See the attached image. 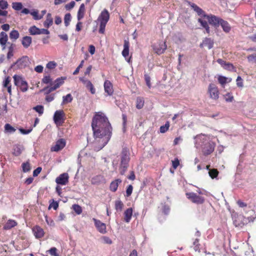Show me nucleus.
Returning <instances> with one entry per match:
<instances>
[{"mask_svg":"<svg viewBox=\"0 0 256 256\" xmlns=\"http://www.w3.org/2000/svg\"><path fill=\"white\" fill-rule=\"evenodd\" d=\"M10 82V77L8 76V77L6 78L3 82V86L4 88H6L8 86H11Z\"/></svg>","mask_w":256,"mask_h":256,"instance_id":"obj_53","label":"nucleus"},{"mask_svg":"<svg viewBox=\"0 0 256 256\" xmlns=\"http://www.w3.org/2000/svg\"><path fill=\"white\" fill-rule=\"evenodd\" d=\"M152 47L155 52L159 55L163 54L167 48L165 42L162 41L154 44Z\"/></svg>","mask_w":256,"mask_h":256,"instance_id":"obj_8","label":"nucleus"},{"mask_svg":"<svg viewBox=\"0 0 256 256\" xmlns=\"http://www.w3.org/2000/svg\"><path fill=\"white\" fill-rule=\"evenodd\" d=\"M66 140L63 138L58 140L55 144L50 148L51 152H58L62 150L66 146Z\"/></svg>","mask_w":256,"mask_h":256,"instance_id":"obj_11","label":"nucleus"},{"mask_svg":"<svg viewBox=\"0 0 256 256\" xmlns=\"http://www.w3.org/2000/svg\"><path fill=\"white\" fill-rule=\"evenodd\" d=\"M214 41L210 38H205L202 42L200 44L201 48L207 46L208 49H211L213 47Z\"/></svg>","mask_w":256,"mask_h":256,"instance_id":"obj_20","label":"nucleus"},{"mask_svg":"<svg viewBox=\"0 0 256 256\" xmlns=\"http://www.w3.org/2000/svg\"><path fill=\"white\" fill-rule=\"evenodd\" d=\"M92 127L94 140V150L99 151L109 142L112 134V127L108 118L101 112H97L94 116Z\"/></svg>","mask_w":256,"mask_h":256,"instance_id":"obj_1","label":"nucleus"},{"mask_svg":"<svg viewBox=\"0 0 256 256\" xmlns=\"http://www.w3.org/2000/svg\"><path fill=\"white\" fill-rule=\"evenodd\" d=\"M20 36V34L16 30H12L10 33V38L13 41H16Z\"/></svg>","mask_w":256,"mask_h":256,"instance_id":"obj_30","label":"nucleus"},{"mask_svg":"<svg viewBox=\"0 0 256 256\" xmlns=\"http://www.w3.org/2000/svg\"><path fill=\"white\" fill-rule=\"evenodd\" d=\"M13 78L14 84L19 87L22 92L28 90V84L22 77L18 75H14Z\"/></svg>","mask_w":256,"mask_h":256,"instance_id":"obj_6","label":"nucleus"},{"mask_svg":"<svg viewBox=\"0 0 256 256\" xmlns=\"http://www.w3.org/2000/svg\"><path fill=\"white\" fill-rule=\"evenodd\" d=\"M32 42V38L30 36H24L22 40V44L26 48H28Z\"/></svg>","mask_w":256,"mask_h":256,"instance_id":"obj_21","label":"nucleus"},{"mask_svg":"<svg viewBox=\"0 0 256 256\" xmlns=\"http://www.w3.org/2000/svg\"><path fill=\"white\" fill-rule=\"evenodd\" d=\"M186 198L192 202L197 204H201L204 202V198L200 195H198L196 193L194 192H186Z\"/></svg>","mask_w":256,"mask_h":256,"instance_id":"obj_7","label":"nucleus"},{"mask_svg":"<svg viewBox=\"0 0 256 256\" xmlns=\"http://www.w3.org/2000/svg\"><path fill=\"white\" fill-rule=\"evenodd\" d=\"M132 214V209L130 208L126 209L124 212V220L126 222H129L131 220Z\"/></svg>","mask_w":256,"mask_h":256,"instance_id":"obj_23","label":"nucleus"},{"mask_svg":"<svg viewBox=\"0 0 256 256\" xmlns=\"http://www.w3.org/2000/svg\"><path fill=\"white\" fill-rule=\"evenodd\" d=\"M84 64V60H82L81 61L80 64L78 66V68L73 72V74L74 75H76V74H77L79 72L80 70V68H82Z\"/></svg>","mask_w":256,"mask_h":256,"instance_id":"obj_54","label":"nucleus"},{"mask_svg":"<svg viewBox=\"0 0 256 256\" xmlns=\"http://www.w3.org/2000/svg\"><path fill=\"white\" fill-rule=\"evenodd\" d=\"M224 99L227 102H231L234 100V97L231 94L228 93L224 96Z\"/></svg>","mask_w":256,"mask_h":256,"instance_id":"obj_52","label":"nucleus"},{"mask_svg":"<svg viewBox=\"0 0 256 256\" xmlns=\"http://www.w3.org/2000/svg\"><path fill=\"white\" fill-rule=\"evenodd\" d=\"M223 68L230 71L234 70V66L230 62H226Z\"/></svg>","mask_w":256,"mask_h":256,"instance_id":"obj_49","label":"nucleus"},{"mask_svg":"<svg viewBox=\"0 0 256 256\" xmlns=\"http://www.w3.org/2000/svg\"><path fill=\"white\" fill-rule=\"evenodd\" d=\"M208 92L210 98L217 100L219 97V92L217 86L214 84H210L208 86Z\"/></svg>","mask_w":256,"mask_h":256,"instance_id":"obj_9","label":"nucleus"},{"mask_svg":"<svg viewBox=\"0 0 256 256\" xmlns=\"http://www.w3.org/2000/svg\"><path fill=\"white\" fill-rule=\"evenodd\" d=\"M243 211L246 214H248L250 212V216H254L252 214H254V210L252 206V208H243Z\"/></svg>","mask_w":256,"mask_h":256,"instance_id":"obj_47","label":"nucleus"},{"mask_svg":"<svg viewBox=\"0 0 256 256\" xmlns=\"http://www.w3.org/2000/svg\"><path fill=\"white\" fill-rule=\"evenodd\" d=\"M256 218V216H250L246 218L243 215L238 214L236 213L232 214L233 223L236 227L242 228L248 222H253Z\"/></svg>","mask_w":256,"mask_h":256,"instance_id":"obj_3","label":"nucleus"},{"mask_svg":"<svg viewBox=\"0 0 256 256\" xmlns=\"http://www.w3.org/2000/svg\"><path fill=\"white\" fill-rule=\"evenodd\" d=\"M8 7V4L6 1L4 0H0V8L2 10H6Z\"/></svg>","mask_w":256,"mask_h":256,"instance_id":"obj_48","label":"nucleus"},{"mask_svg":"<svg viewBox=\"0 0 256 256\" xmlns=\"http://www.w3.org/2000/svg\"><path fill=\"white\" fill-rule=\"evenodd\" d=\"M28 58L27 56H24L19 58L16 62L15 64L20 68H25L28 64Z\"/></svg>","mask_w":256,"mask_h":256,"instance_id":"obj_17","label":"nucleus"},{"mask_svg":"<svg viewBox=\"0 0 256 256\" xmlns=\"http://www.w3.org/2000/svg\"><path fill=\"white\" fill-rule=\"evenodd\" d=\"M72 99L71 94H68L62 97V103L65 104L70 102L72 100Z\"/></svg>","mask_w":256,"mask_h":256,"instance_id":"obj_35","label":"nucleus"},{"mask_svg":"<svg viewBox=\"0 0 256 256\" xmlns=\"http://www.w3.org/2000/svg\"><path fill=\"white\" fill-rule=\"evenodd\" d=\"M144 80L146 82L147 86L148 88H150L151 84H150V78L148 74H144Z\"/></svg>","mask_w":256,"mask_h":256,"instance_id":"obj_58","label":"nucleus"},{"mask_svg":"<svg viewBox=\"0 0 256 256\" xmlns=\"http://www.w3.org/2000/svg\"><path fill=\"white\" fill-rule=\"evenodd\" d=\"M71 15L70 13L66 14L64 18V22L66 26H68L71 20Z\"/></svg>","mask_w":256,"mask_h":256,"instance_id":"obj_45","label":"nucleus"},{"mask_svg":"<svg viewBox=\"0 0 256 256\" xmlns=\"http://www.w3.org/2000/svg\"><path fill=\"white\" fill-rule=\"evenodd\" d=\"M32 232L36 238H40L44 236V230L38 226H36L32 228Z\"/></svg>","mask_w":256,"mask_h":256,"instance_id":"obj_16","label":"nucleus"},{"mask_svg":"<svg viewBox=\"0 0 256 256\" xmlns=\"http://www.w3.org/2000/svg\"><path fill=\"white\" fill-rule=\"evenodd\" d=\"M133 187L132 185H129L126 190V194L127 196H130L132 192Z\"/></svg>","mask_w":256,"mask_h":256,"instance_id":"obj_61","label":"nucleus"},{"mask_svg":"<svg viewBox=\"0 0 256 256\" xmlns=\"http://www.w3.org/2000/svg\"><path fill=\"white\" fill-rule=\"evenodd\" d=\"M12 8L14 10H20L22 8V4L21 2H14L12 4Z\"/></svg>","mask_w":256,"mask_h":256,"instance_id":"obj_39","label":"nucleus"},{"mask_svg":"<svg viewBox=\"0 0 256 256\" xmlns=\"http://www.w3.org/2000/svg\"><path fill=\"white\" fill-rule=\"evenodd\" d=\"M69 176L68 173L60 174L56 179V182L58 184L66 185L68 182Z\"/></svg>","mask_w":256,"mask_h":256,"instance_id":"obj_13","label":"nucleus"},{"mask_svg":"<svg viewBox=\"0 0 256 256\" xmlns=\"http://www.w3.org/2000/svg\"><path fill=\"white\" fill-rule=\"evenodd\" d=\"M16 130V128H14L13 126H12L9 124H6L4 125V132L8 134H12L15 132Z\"/></svg>","mask_w":256,"mask_h":256,"instance_id":"obj_31","label":"nucleus"},{"mask_svg":"<svg viewBox=\"0 0 256 256\" xmlns=\"http://www.w3.org/2000/svg\"><path fill=\"white\" fill-rule=\"evenodd\" d=\"M53 23V19L52 17V14L48 13L46 16V20L44 23V26L48 28Z\"/></svg>","mask_w":256,"mask_h":256,"instance_id":"obj_27","label":"nucleus"},{"mask_svg":"<svg viewBox=\"0 0 256 256\" xmlns=\"http://www.w3.org/2000/svg\"><path fill=\"white\" fill-rule=\"evenodd\" d=\"M104 89L105 92L108 95L112 96L114 92L112 84L109 80H106L104 82Z\"/></svg>","mask_w":256,"mask_h":256,"instance_id":"obj_19","label":"nucleus"},{"mask_svg":"<svg viewBox=\"0 0 256 256\" xmlns=\"http://www.w3.org/2000/svg\"><path fill=\"white\" fill-rule=\"evenodd\" d=\"M224 32L228 33L231 30V26L228 22L222 19L220 24Z\"/></svg>","mask_w":256,"mask_h":256,"instance_id":"obj_24","label":"nucleus"},{"mask_svg":"<svg viewBox=\"0 0 256 256\" xmlns=\"http://www.w3.org/2000/svg\"><path fill=\"white\" fill-rule=\"evenodd\" d=\"M238 205L239 207L241 208H252V205L249 204L248 206L247 204L244 202L242 201L241 200H238L236 202Z\"/></svg>","mask_w":256,"mask_h":256,"instance_id":"obj_40","label":"nucleus"},{"mask_svg":"<svg viewBox=\"0 0 256 256\" xmlns=\"http://www.w3.org/2000/svg\"><path fill=\"white\" fill-rule=\"evenodd\" d=\"M227 78L223 76H219L218 78V82L224 85L226 83Z\"/></svg>","mask_w":256,"mask_h":256,"instance_id":"obj_56","label":"nucleus"},{"mask_svg":"<svg viewBox=\"0 0 256 256\" xmlns=\"http://www.w3.org/2000/svg\"><path fill=\"white\" fill-rule=\"evenodd\" d=\"M104 243L106 244H112V240L108 236H104L102 238Z\"/></svg>","mask_w":256,"mask_h":256,"instance_id":"obj_64","label":"nucleus"},{"mask_svg":"<svg viewBox=\"0 0 256 256\" xmlns=\"http://www.w3.org/2000/svg\"><path fill=\"white\" fill-rule=\"evenodd\" d=\"M198 242L199 240L198 238H196L193 242V244L194 246V250H195V251L200 252V250L198 246Z\"/></svg>","mask_w":256,"mask_h":256,"instance_id":"obj_62","label":"nucleus"},{"mask_svg":"<svg viewBox=\"0 0 256 256\" xmlns=\"http://www.w3.org/2000/svg\"><path fill=\"white\" fill-rule=\"evenodd\" d=\"M66 79V78H58L56 79L54 84L53 85L54 86V87L56 88L57 89L61 85H62L64 82V80Z\"/></svg>","mask_w":256,"mask_h":256,"instance_id":"obj_32","label":"nucleus"},{"mask_svg":"<svg viewBox=\"0 0 256 256\" xmlns=\"http://www.w3.org/2000/svg\"><path fill=\"white\" fill-rule=\"evenodd\" d=\"M87 88L89 89L90 92L92 94H94L96 92V90L92 84V83L90 82H86V84L85 85Z\"/></svg>","mask_w":256,"mask_h":256,"instance_id":"obj_38","label":"nucleus"},{"mask_svg":"<svg viewBox=\"0 0 256 256\" xmlns=\"http://www.w3.org/2000/svg\"><path fill=\"white\" fill-rule=\"evenodd\" d=\"M56 66V64L54 62L50 61L46 64V68L48 69H53Z\"/></svg>","mask_w":256,"mask_h":256,"instance_id":"obj_51","label":"nucleus"},{"mask_svg":"<svg viewBox=\"0 0 256 256\" xmlns=\"http://www.w3.org/2000/svg\"><path fill=\"white\" fill-rule=\"evenodd\" d=\"M56 251L57 249L54 247L51 248L48 250L50 254L52 256H58V254H57Z\"/></svg>","mask_w":256,"mask_h":256,"instance_id":"obj_60","label":"nucleus"},{"mask_svg":"<svg viewBox=\"0 0 256 256\" xmlns=\"http://www.w3.org/2000/svg\"><path fill=\"white\" fill-rule=\"evenodd\" d=\"M109 18V13L105 9L102 12L98 19V20L100 21V22L99 29L100 33L104 34L106 26L108 21Z\"/></svg>","mask_w":256,"mask_h":256,"instance_id":"obj_5","label":"nucleus"},{"mask_svg":"<svg viewBox=\"0 0 256 256\" xmlns=\"http://www.w3.org/2000/svg\"><path fill=\"white\" fill-rule=\"evenodd\" d=\"M188 4L198 16L204 18L206 16L204 12L195 4L192 3L190 2H188Z\"/></svg>","mask_w":256,"mask_h":256,"instance_id":"obj_15","label":"nucleus"},{"mask_svg":"<svg viewBox=\"0 0 256 256\" xmlns=\"http://www.w3.org/2000/svg\"><path fill=\"white\" fill-rule=\"evenodd\" d=\"M40 28L34 26L30 28L28 31L30 34L36 35L39 34Z\"/></svg>","mask_w":256,"mask_h":256,"instance_id":"obj_34","label":"nucleus"},{"mask_svg":"<svg viewBox=\"0 0 256 256\" xmlns=\"http://www.w3.org/2000/svg\"><path fill=\"white\" fill-rule=\"evenodd\" d=\"M24 150V148L23 146L18 144H16L13 147L12 154L15 156H18L22 154Z\"/></svg>","mask_w":256,"mask_h":256,"instance_id":"obj_22","label":"nucleus"},{"mask_svg":"<svg viewBox=\"0 0 256 256\" xmlns=\"http://www.w3.org/2000/svg\"><path fill=\"white\" fill-rule=\"evenodd\" d=\"M247 58L249 62H254L256 63V54L249 55L248 56Z\"/></svg>","mask_w":256,"mask_h":256,"instance_id":"obj_50","label":"nucleus"},{"mask_svg":"<svg viewBox=\"0 0 256 256\" xmlns=\"http://www.w3.org/2000/svg\"><path fill=\"white\" fill-rule=\"evenodd\" d=\"M129 42L127 40H124V50L122 51V55L125 58L126 60L128 62H130V58H127L129 54Z\"/></svg>","mask_w":256,"mask_h":256,"instance_id":"obj_14","label":"nucleus"},{"mask_svg":"<svg viewBox=\"0 0 256 256\" xmlns=\"http://www.w3.org/2000/svg\"><path fill=\"white\" fill-rule=\"evenodd\" d=\"M42 82L44 84H48L52 82V79L50 76H46L43 78Z\"/></svg>","mask_w":256,"mask_h":256,"instance_id":"obj_59","label":"nucleus"},{"mask_svg":"<svg viewBox=\"0 0 256 256\" xmlns=\"http://www.w3.org/2000/svg\"><path fill=\"white\" fill-rule=\"evenodd\" d=\"M85 12V6L84 4H80L78 12L77 18L78 20L83 18Z\"/></svg>","mask_w":256,"mask_h":256,"instance_id":"obj_26","label":"nucleus"},{"mask_svg":"<svg viewBox=\"0 0 256 256\" xmlns=\"http://www.w3.org/2000/svg\"><path fill=\"white\" fill-rule=\"evenodd\" d=\"M33 109L38 112L40 115H42L44 113V106L41 105H38L34 107Z\"/></svg>","mask_w":256,"mask_h":256,"instance_id":"obj_44","label":"nucleus"},{"mask_svg":"<svg viewBox=\"0 0 256 256\" xmlns=\"http://www.w3.org/2000/svg\"><path fill=\"white\" fill-rule=\"evenodd\" d=\"M8 38L7 34L4 32H1L0 34V44L2 46H4L8 41Z\"/></svg>","mask_w":256,"mask_h":256,"instance_id":"obj_29","label":"nucleus"},{"mask_svg":"<svg viewBox=\"0 0 256 256\" xmlns=\"http://www.w3.org/2000/svg\"><path fill=\"white\" fill-rule=\"evenodd\" d=\"M30 14L35 20H39L42 18V16L38 14V10H33L30 12Z\"/></svg>","mask_w":256,"mask_h":256,"instance_id":"obj_37","label":"nucleus"},{"mask_svg":"<svg viewBox=\"0 0 256 256\" xmlns=\"http://www.w3.org/2000/svg\"><path fill=\"white\" fill-rule=\"evenodd\" d=\"M208 174L212 178H216L218 174V171L217 170V169L212 168L211 170H210L208 172Z\"/></svg>","mask_w":256,"mask_h":256,"instance_id":"obj_36","label":"nucleus"},{"mask_svg":"<svg viewBox=\"0 0 256 256\" xmlns=\"http://www.w3.org/2000/svg\"><path fill=\"white\" fill-rule=\"evenodd\" d=\"M122 180L120 179H116L112 181L110 186V189L111 191L115 192L118 188V184L121 183Z\"/></svg>","mask_w":256,"mask_h":256,"instance_id":"obj_25","label":"nucleus"},{"mask_svg":"<svg viewBox=\"0 0 256 256\" xmlns=\"http://www.w3.org/2000/svg\"><path fill=\"white\" fill-rule=\"evenodd\" d=\"M124 207V204L120 200H117L115 202V208L117 212H120L122 210Z\"/></svg>","mask_w":256,"mask_h":256,"instance_id":"obj_33","label":"nucleus"},{"mask_svg":"<svg viewBox=\"0 0 256 256\" xmlns=\"http://www.w3.org/2000/svg\"><path fill=\"white\" fill-rule=\"evenodd\" d=\"M45 218L48 225L51 226H54V222L52 218H48L46 216H45Z\"/></svg>","mask_w":256,"mask_h":256,"instance_id":"obj_55","label":"nucleus"},{"mask_svg":"<svg viewBox=\"0 0 256 256\" xmlns=\"http://www.w3.org/2000/svg\"><path fill=\"white\" fill-rule=\"evenodd\" d=\"M195 146L201 148L204 156L212 154L214 150L215 144L210 140V138L204 134H199L194 137Z\"/></svg>","mask_w":256,"mask_h":256,"instance_id":"obj_2","label":"nucleus"},{"mask_svg":"<svg viewBox=\"0 0 256 256\" xmlns=\"http://www.w3.org/2000/svg\"><path fill=\"white\" fill-rule=\"evenodd\" d=\"M22 168L24 172H28L30 170V164L28 162H24L22 164Z\"/></svg>","mask_w":256,"mask_h":256,"instance_id":"obj_43","label":"nucleus"},{"mask_svg":"<svg viewBox=\"0 0 256 256\" xmlns=\"http://www.w3.org/2000/svg\"><path fill=\"white\" fill-rule=\"evenodd\" d=\"M204 18L208 20L210 24L216 27H218L220 26L221 20H222V18H220V17L212 14H206V16Z\"/></svg>","mask_w":256,"mask_h":256,"instance_id":"obj_10","label":"nucleus"},{"mask_svg":"<svg viewBox=\"0 0 256 256\" xmlns=\"http://www.w3.org/2000/svg\"><path fill=\"white\" fill-rule=\"evenodd\" d=\"M170 127V123L168 122H166L164 125L162 126L160 128V131L161 133L166 132Z\"/></svg>","mask_w":256,"mask_h":256,"instance_id":"obj_42","label":"nucleus"},{"mask_svg":"<svg viewBox=\"0 0 256 256\" xmlns=\"http://www.w3.org/2000/svg\"><path fill=\"white\" fill-rule=\"evenodd\" d=\"M130 152L127 148H124L122 150L120 157V174H124L126 172L130 161Z\"/></svg>","mask_w":256,"mask_h":256,"instance_id":"obj_4","label":"nucleus"},{"mask_svg":"<svg viewBox=\"0 0 256 256\" xmlns=\"http://www.w3.org/2000/svg\"><path fill=\"white\" fill-rule=\"evenodd\" d=\"M144 104V100L141 98H138L136 99V106L137 108L140 109L142 108Z\"/></svg>","mask_w":256,"mask_h":256,"instance_id":"obj_41","label":"nucleus"},{"mask_svg":"<svg viewBox=\"0 0 256 256\" xmlns=\"http://www.w3.org/2000/svg\"><path fill=\"white\" fill-rule=\"evenodd\" d=\"M94 222V225L96 228L98 230L101 234H104L106 233V228L105 224L102 222L100 220H96L95 218H92Z\"/></svg>","mask_w":256,"mask_h":256,"instance_id":"obj_12","label":"nucleus"},{"mask_svg":"<svg viewBox=\"0 0 256 256\" xmlns=\"http://www.w3.org/2000/svg\"><path fill=\"white\" fill-rule=\"evenodd\" d=\"M17 222L12 220H8L4 224V228L5 230H10L16 226Z\"/></svg>","mask_w":256,"mask_h":256,"instance_id":"obj_28","label":"nucleus"},{"mask_svg":"<svg viewBox=\"0 0 256 256\" xmlns=\"http://www.w3.org/2000/svg\"><path fill=\"white\" fill-rule=\"evenodd\" d=\"M32 128H30L28 130H24L22 128H20L19 130L20 132L22 134H30L32 131Z\"/></svg>","mask_w":256,"mask_h":256,"instance_id":"obj_57","label":"nucleus"},{"mask_svg":"<svg viewBox=\"0 0 256 256\" xmlns=\"http://www.w3.org/2000/svg\"><path fill=\"white\" fill-rule=\"evenodd\" d=\"M72 208L75 212L78 214H80L82 212L81 206L78 204H74L72 205Z\"/></svg>","mask_w":256,"mask_h":256,"instance_id":"obj_46","label":"nucleus"},{"mask_svg":"<svg viewBox=\"0 0 256 256\" xmlns=\"http://www.w3.org/2000/svg\"><path fill=\"white\" fill-rule=\"evenodd\" d=\"M64 112L62 110H56L54 116V120L56 124H59L63 119Z\"/></svg>","mask_w":256,"mask_h":256,"instance_id":"obj_18","label":"nucleus"},{"mask_svg":"<svg viewBox=\"0 0 256 256\" xmlns=\"http://www.w3.org/2000/svg\"><path fill=\"white\" fill-rule=\"evenodd\" d=\"M74 5L75 2L74 1H72L69 4H66L65 8L67 10H70L74 7Z\"/></svg>","mask_w":256,"mask_h":256,"instance_id":"obj_63","label":"nucleus"}]
</instances>
